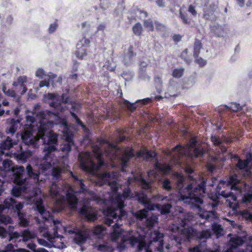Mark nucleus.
I'll use <instances>...</instances> for the list:
<instances>
[{"label": "nucleus", "instance_id": "obj_1", "mask_svg": "<svg viewBox=\"0 0 252 252\" xmlns=\"http://www.w3.org/2000/svg\"><path fill=\"white\" fill-rule=\"evenodd\" d=\"M40 105L34 106L33 111H26V119L27 124L25 125L23 133L21 135L23 142L28 145L35 147L37 142L42 139L44 145L43 151L44 155L39 166V172L32 168L30 164L26 167V172L29 178L35 183L39 181V175L49 169L54 164V158L56 159L59 151L56 146L58 135L50 129L53 126V118L59 117V112H51L48 111H39Z\"/></svg>", "mask_w": 252, "mask_h": 252}, {"label": "nucleus", "instance_id": "obj_2", "mask_svg": "<svg viewBox=\"0 0 252 252\" xmlns=\"http://www.w3.org/2000/svg\"><path fill=\"white\" fill-rule=\"evenodd\" d=\"M116 173H113L110 174L109 173L105 172L99 176L97 184L100 186L107 184L111 189L112 192L105 195L103 198H99L98 201H102L105 204H110L106 210H104L103 213L106 218L105 222L108 225H111L114 222L116 221L125 215L123 208L124 207V201L125 198L129 197V192L125 191L123 194H118L117 191L119 185L116 182Z\"/></svg>", "mask_w": 252, "mask_h": 252}, {"label": "nucleus", "instance_id": "obj_3", "mask_svg": "<svg viewBox=\"0 0 252 252\" xmlns=\"http://www.w3.org/2000/svg\"><path fill=\"white\" fill-rule=\"evenodd\" d=\"M175 177L177 182V188L180 193V199L187 204H191L192 207H197L199 210V215L202 219L212 221L217 218V215L215 213V208L218 204L217 201L214 200L211 203L213 209L211 211L202 210L199 206L203 203L202 196L205 193V182L204 181H201L199 183L193 181L185 188L184 190H182L185 177L179 173L175 174Z\"/></svg>", "mask_w": 252, "mask_h": 252}, {"label": "nucleus", "instance_id": "obj_4", "mask_svg": "<svg viewBox=\"0 0 252 252\" xmlns=\"http://www.w3.org/2000/svg\"><path fill=\"white\" fill-rule=\"evenodd\" d=\"M36 196H27V204L33 205L34 210H36L40 215L44 221L48 222L52 221L54 225V233L52 235L48 231H46L47 228L44 226H40L39 229L41 232H43L42 235L46 238L48 241L51 243V247L58 249H63L66 247L64 243V238L62 236L57 234L58 231L60 229L62 224L59 220H53L51 216L49 211H47L43 205V197L44 195L41 193L40 190H37L34 193Z\"/></svg>", "mask_w": 252, "mask_h": 252}, {"label": "nucleus", "instance_id": "obj_5", "mask_svg": "<svg viewBox=\"0 0 252 252\" xmlns=\"http://www.w3.org/2000/svg\"><path fill=\"white\" fill-rule=\"evenodd\" d=\"M24 172L23 166H14L12 161L8 159H4L2 166H0V175L1 177H4L9 173H11L14 177V182L16 185L12 189L13 195L16 197L22 196L25 200L24 202L27 204V196H35L34 193L37 190H41L39 189L35 188L33 190L30 191L27 189V179L23 178Z\"/></svg>", "mask_w": 252, "mask_h": 252}, {"label": "nucleus", "instance_id": "obj_6", "mask_svg": "<svg viewBox=\"0 0 252 252\" xmlns=\"http://www.w3.org/2000/svg\"><path fill=\"white\" fill-rule=\"evenodd\" d=\"M105 145L109 150H115L116 146L110 144L107 141L104 142L101 147L95 146L93 148V154L90 152H85L79 154L78 158L81 168L85 171L94 173L103 165L104 161L101 156Z\"/></svg>", "mask_w": 252, "mask_h": 252}, {"label": "nucleus", "instance_id": "obj_7", "mask_svg": "<svg viewBox=\"0 0 252 252\" xmlns=\"http://www.w3.org/2000/svg\"><path fill=\"white\" fill-rule=\"evenodd\" d=\"M139 201L142 203L145 207L143 209L140 210L135 212L134 216L140 220L146 219L145 226L149 229L154 227L158 222V218L155 215L149 216V211L158 210L161 214H167L170 211L171 205L169 203L165 204L162 206L158 205L153 204L151 203L147 197L143 196L139 198Z\"/></svg>", "mask_w": 252, "mask_h": 252}, {"label": "nucleus", "instance_id": "obj_8", "mask_svg": "<svg viewBox=\"0 0 252 252\" xmlns=\"http://www.w3.org/2000/svg\"><path fill=\"white\" fill-rule=\"evenodd\" d=\"M44 99L46 101H48V103L50 106L55 108L58 111L64 110V108L69 109L76 122L81 125L83 129H86L85 126L74 112H78L80 110L81 108L80 104L70 100V98L67 96L66 94H63L60 97L54 94L48 93L44 95Z\"/></svg>", "mask_w": 252, "mask_h": 252}, {"label": "nucleus", "instance_id": "obj_9", "mask_svg": "<svg viewBox=\"0 0 252 252\" xmlns=\"http://www.w3.org/2000/svg\"><path fill=\"white\" fill-rule=\"evenodd\" d=\"M189 221L188 219H184L181 220L180 226H176V230L174 227L172 228L173 231H181L182 239L179 240L178 238H175L176 242L181 244L182 241H189L191 239L197 238L199 239H206L210 237L211 231L209 229L203 230L200 232H197L196 230L191 227L186 228L185 226L187 224Z\"/></svg>", "mask_w": 252, "mask_h": 252}, {"label": "nucleus", "instance_id": "obj_10", "mask_svg": "<svg viewBox=\"0 0 252 252\" xmlns=\"http://www.w3.org/2000/svg\"><path fill=\"white\" fill-rule=\"evenodd\" d=\"M70 174L76 181V185L80 187L79 192L85 194H88L91 196V198H86L84 199V204L80 209L79 213L83 215L89 221H94L96 220V210L89 206L87 204V202L89 201L90 199L97 200V197L94 194L92 191H90L85 188V186L82 180L79 179L76 176H75L72 172H70Z\"/></svg>", "mask_w": 252, "mask_h": 252}, {"label": "nucleus", "instance_id": "obj_11", "mask_svg": "<svg viewBox=\"0 0 252 252\" xmlns=\"http://www.w3.org/2000/svg\"><path fill=\"white\" fill-rule=\"evenodd\" d=\"M196 141L195 138L190 139L189 144L186 147H181L178 145L172 151L168 153L167 155L171 158V160L174 164H178L179 162L177 160L180 156L186 155L191 157H198L203 155L202 150L195 148Z\"/></svg>", "mask_w": 252, "mask_h": 252}, {"label": "nucleus", "instance_id": "obj_12", "mask_svg": "<svg viewBox=\"0 0 252 252\" xmlns=\"http://www.w3.org/2000/svg\"><path fill=\"white\" fill-rule=\"evenodd\" d=\"M49 192L50 196L55 199L57 202L60 203L63 202L64 200V194H65L66 200L70 207L72 209L76 207L78 199L75 195L74 189L71 186H69L65 191L66 192H63V191L55 183H53L50 187Z\"/></svg>", "mask_w": 252, "mask_h": 252}, {"label": "nucleus", "instance_id": "obj_13", "mask_svg": "<svg viewBox=\"0 0 252 252\" xmlns=\"http://www.w3.org/2000/svg\"><path fill=\"white\" fill-rule=\"evenodd\" d=\"M121 224L118 223H115L112 226V232L110 233L111 240L115 242L117 241L119 238H122V242L118 244L117 246V250L120 252H122L126 248V242H129V238L131 237H137L135 235H133L131 233L129 232L126 234H125V232L124 230L120 228Z\"/></svg>", "mask_w": 252, "mask_h": 252}, {"label": "nucleus", "instance_id": "obj_14", "mask_svg": "<svg viewBox=\"0 0 252 252\" xmlns=\"http://www.w3.org/2000/svg\"><path fill=\"white\" fill-rule=\"evenodd\" d=\"M171 170V166L169 165L160 164L159 163H156L155 165V169L150 170L148 172V175L149 177L148 181H146L141 176L139 179L135 178L136 180H139V183L143 189H149L151 186V182L156 178L157 172L160 171L163 174H167Z\"/></svg>", "mask_w": 252, "mask_h": 252}, {"label": "nucleus", "instance_id": "obj_15", "mask_svg": "<svg viewBox=\"0 0 252 252\" xmlns=\"http://www.w3.org/2000/svg\"><path fill=\"white\" fill-rule=\"evenodd\" d=\"M239 180L236 175L230 176L227 181L220 180L217 188V191L219 192L222 186H226L229 187L231 190H236L239 193H241L243 190H246L249 188V186L244 184V188H242L241 185L239 184Z\"/></svg>", "mask_w": 252, "mask_h": 252}, {"label": "nucleus", "instance_id": "obj_16", "mask_svg": "<svg viewBox=\"0 0 252 252\" xmlns=\"http://www.w3.org/2000/svg\"><path fill=\"white\" fill-rule=\"evenodd\" d=\"M5 207L8 209H15L17 212V215L19 220L20 225L26 226L29 225V221L24 218V214L20 212L23 208V204L21 202H17L13 198H7L4 200Z\"/></svg>", "mask_w": 252, "mask_h": 252}, {"label": "nucleus", "instance_id": "obj_17", "mask_svg": "<svg viewBox=\"0 0 252 252\" xmlns=\"http://www.w3.org/2000/svg\"><path fill=\"white\" fill-rule=\"evenodd\" d=\"M137 236L138 239L144 242L151 243L152 242H157L159 241L163 237V234L160 233L158 231H152L151 230L146 231L145 229L141 230L140 232H138Z\"/></svg>", "mask_w": 252, "mask_h": 252}, {"label": "nucleus", "instance_id": "obj_18", "mask_svg": "<svg viewBox=\"0 0 252 252\" xmlns=\"http://www.w3.org/2000/svg\"><path fill=\"white\" fill-rule=\"evenodd\" d=\"M63 230L65 232L72 234H74L73 241L74 243L78 245H82L84 244L90 236L89 233L85 230H78L75 231L66 227H63Z\"/></svg>", "mask_w": 252, "mask_h": 252}, {"label": "nucleus", "instance_id": "obj_19", "mask_svg": "<svg viewBox=\"0 0 252 252\" xmlns=\"http://www.w3.org/2000/svg\"><path fill=\"white\" fill-rule=\"evenodd\" d=\"M47 76L48 77V80L45 79L40 82L39 84L40 88L44 87L48 88L50 84H51L53 87L61 85L62 78L61 76H57L56 74L51 73H49Z\"/></svg>", "mask_w": 252, "mask_h": 252}, {"label": "nucleus", "instance_id": "obj_20", "mask_svg": "<svg viewBox=\"0 0 252 252\" xmlns=\"http://www.w3.org/2000/svg\"><path fill=\"white\" fill-rule=\"evenodd\" d=\"M220 195L223 197L226 198V205L231 208L233 213H236L238 207V204L237 202V197L233 192L222 190Z\"/></svg>", "mask_w": 252, "mask_h": 252}, {"label": "nucleus", "instance_id": "obj_21", "mask_svg": "<svg viewBox=\"0 0 252 252\" xmlns=\"http://www.w3.org/2000/svg\"><path fill=\"white\" fill-rule=\"evenodd\" d=\"M17 140L12 139L9 136H7L6 139L0 143V153L2 155L5 154L8 155V153L5 152L6 150H9L14 145L17 144Z\"/></svg>", "mask_w": 252, "mask_h": 252}, {"label": "nucleus", "instance_id": "obj_22", "mask_svg": "<svg viewBox=\"0 0 252 252\" xmlns=\"http://www.w3.org/2000/svg\"><path fill=\"white\" fill-rule=\"evenodd\" d=\"M129 244L132 247L137 246V249L139 252L144 250V252H152L149 247L147 246L145 242L139 240L137 237H130Z\"/></svg>", "mask_w": 252, "mask_h": 252}, {"label": "nucleus", "instance_id": "obj_23", "mask_svg": "<svg viewBox=\"0 0 252 252\" xmlns=\"http://www.w3.org/2000/svg\"><path fill=\"white\" fill-rule=\"evenodd\" d=\"M205 0L207 1V4L205 5L203 9V16L206 20H212L215 17V10L216 8V6L211 3L209 0Z\"/></svg>", "mask_w": 252, "mask_h": 252}, {"label": "nucleus", "instance_id": "obj_24", "mask_svg": "<svg viewBox=\"0 0 252 252\" xmlns=\"http://www.w3.org/2000/svg\"><path fill=\"white\" fill-rule=\"evenodd\" d=\"M179 88L178 83L173 79H171L165 93V97L168 98L171 96H175L177 95V92Z\"/></svg>", "mask_w": 252, "mask_h": 252}, {"label": "nucleus", "instance_id": "obj_25", "mask_svg": "<svg viewBox=\"0 0 252 252\" xmlns=\"http://www.w3.org/2000/svg\"><path fill=\"white\" fill-rule=\"evenodd\" d=\"M236 158L238 160L237 166L240 169L244 170L247 172L246 174L247 175H251L252 172L251 171V169L249 166V164L252 160V154H250L249 157L245 160H242L238 158V157H236Z\"/></svg>", "mask_w": 252, "mask_h": 252}, {"label": "nucleus", "instance_id": "obj_26", "mask_svg": "<svg viewBox=\"0 0 252 252\" xmlns=\"http://www.w3.org/2000/svg\"><path fill=\"white\" fill-rule=\"evenodd\" d=\"M30 84L29 80L26 76H20L16 81L13 83V85L15 87L20 86L23 89L21 94H24L27 91V86Z\"/></svg>", "mask_w": 252, "mask_h": 252}, {"label": "nucleus", "instance_id": "obj_27", "mask_svg": "<svg viewBox=\"0 0 252 252\" xmlns=\"http://www.w3.org/2000/svg\"><path fill=\"white\" fill-rule=\"evenodd\" d=\"M63 136L66 141L61 148L62 151L63 152L68 153L71 151V147L74 144L72 136L67 133H65L63 134Z\"/></svg>", "mask_w": 252, "mask_h": 252}, {"label": "nucleus", "instance_id": "obj_28", "mask_svg": "<svg viewBox=\"0 0 252 252\" xmlns=\"http://www.w3.org/2000/svg\"><path fill=\"white\" fill-rule=\"evenodd\" d=\"M66 170L64 164L55 166L53 168L52 175L54 179H59L61 178V175Z\"/></svg>", "mask_w": 252, "mask_h": 252}, {"label": "nucleus", "instance_id": "obj_29", "mask_svg": "<svg viewBox=\"0 0 252 252\" xmlns=\"http://www.w3.org/2000/svg\"><path fill=\"white\" fill-rule=\"evenodd\" d=\"M211 32L217 37H222L225 33V26L214 24L211 27Z\"/></svg>", "mask_w": 252, "mask_h": 252}, {"label": "nucleus", "instance_id": "obj_30", "mask_svg": "<svg viewBox=\"0 0 252 252\" xmlns=\"http://www.w3.org/2000/svg\"><path fill=\"white\" fill-rule=\"evenodd\" d=\"M94 27V23L89 21L85 22L81 24L82 31L86 34L93 35L94 34V32L93 31Z\"/></svg>", "mask_w": 252, "mask_h": 252}, {"label": "nucleus", "instance_id": "obj_31", "mask_svg": "<svg viewBox=\"0 0 252 252\" xmlns=\"http://www.w3.org/2000/svg\"><path fill=\"white\" fill-rule=\"evenodd\" d=\"M150 98H145L142 100H137L135 102V103H130L129 101L125 100L124 101V105L127 108V109L131 111V112H133L136 109V107L134 106L135 103H137L138 102H142L143 104H145L146 103H148L150 101Z\"/></svg>", "mask_w": 252, "mask_h": 252}, {"label": "nucleus", "instance_id": "obj_32", "mask_svg": "<svg viewBox=\"0 0 252 252\" xmlns=\"http://www.w3.org/2000/svg\"><path fill=\"white\" fill-rule=\"evenodd\" d=\"M245 237H235L230 239L229 243L232 248H236L241 246L245 241Z\"/></svg>", "mask_w": 252, "mask_h": 252}, {"label": "nucleus", "instance_id": "obj_33", "mask_svg": "<svg viewBox=\"0 0 252 252\" xmlns=\"http://www.w3.org/2000/svg\"><path fill=\"white\" fill-rule=\"evenodd\" d=\"M32 155V153L29 151H23L21 153L15 154L14 156L17 159L22 163H24L27 161V159L30 158Z\"/></svg>", "mask_w": 252, "mask_h": 252}, {"label": "nucleus", "instance_id": "obj_34", "mask_svg": "<svg viewBox=\"0 0 252 252\" xmlns=\"http://www.w3.org/2000/svg\"><path fill=\"white\" fill-rule=\"evenodd\" d=\"M156 155L154 151H149L147 149H144L138 153L137 156L138 157L143 158L146 160H149L153 158Z\"/></svg>", "mask_w": 252, "mask_h": 252}, {"label": "nucleus", "instance_id": "obj_35", "mask_svg": "<svg viewBox=\"0 0 252 252\" xmlns=\"http://www.w3.org/2000/svg\"><path fill=\"white\" fill-rule=\"evenodd\" d=\"M19 123L20 122L18 120H12L6 130V133L7 134H14L17 129Z\"/></svg>", "mask_w": 252, "mask_h": 252}, {"label": "nucleus", "instance_id": "obj_36", "mask_svg": "<svg viewBox=\"0 0 252 252\" xmlns=\"http://www.w3.org/2000/svg\"><path fill=\"white\" fill-rule=\"evenodd\" d=\"M134 156L133 150H126L125 151L124 155L122 158V161L123 163V166L125 167L126 166L127 162L129 159Z\"/></svg>", "mask_w": 252, "mask_h": 252}, {"label": "nucleus", "instance_id": "obj_37", "mask_svg": "<svg viewBox=\"0 0 252 252\" xmlns=\"http://www.w3.org/2000/svg\"><path fill=\"white\" fill-rule=\"evenodd\" d=\"M228 109L233 112H237L241 109L239 104L236 103H231L228 105L221 106L219 109V111H220L222 109Z\"/></svg>", "mask_w": 252, "mask_h": 252}, {"label": "nucleus", "instance_id": "obj_38", "mask_svg": "<svg viewBox=\"0 0 252 252\" xmlns=\"http://www.w3.org/2000/svg\"><path fill=\"white\" fill-rule=\"evenodd\" d=\"M211 140L214 145L220 146L222 153L226 151V148L222 145V140L219 137L217 136H212Z\"/></svg>", "mask_w": 252, "mask_h": 252}, {"label": "nucleus", "instance_id": "obj_39", "mask_svg": "<svg viewBox=\"0 0 252 252\" xmlns=\"http://www.w3.org/2000/svg\"><path fill=\"white\" fill-rule=\"evenodd\" d=\"M7 208L5 207V204L4 203L3 205H0V214L2 213L3 210ZM11 219L10 217L5 216L3 215H0V222L4 224H7L8 223H11Z\"/></svg>", "mask_w": 252, "mask_h": 252}, {"label": "nucleus", "instance_id": "obj_40", "mask_svg": "<svg viewBox=\"0 0 252 252\" xmlns=\"http://www.w3.org/2000/svg\"><path fill=\"white\" fill-rule=\"evenodd\" d=\"M75 54L78 59H83L87 55V48L76 46Z\"/></svg>", "mask_w": 252, "mask_h": 252}, {"label": "nucleus", "instance_id": "obj_41", "mask_svg": "<svg viewBox=\"0 0 252 252\" xmlns=\"http://www.w3.org/2000/svg\"><path fill=\"white\" fill-rule=\"evenodd\" d=\"M13 227L9 226L8 228V235L9 238L8 241L10 242L12 241L13 239H17L20 237H22V232L19 233L17 231L13 232Z\"/></svg>", "mask_w": 252, "mask_h": 252}, {"label": "nucleus", "instance_id": "obj_42", "mask_svg": "<svg viewBox=\"0 0 252 252\" xmlns=\"http://www.w3.org/2000/svg\"><path fill=\"white\" fill-rule=\"evenodd\" d=\"M22 237H23V241L26 242L31 239L34 238L35 237V235L34 233L30 231L28 229H26L22 232Z\"/></svg>", "mask_w": 252, "mask_h": 252}, {"label": "nucleus", "instance_id": "obj_43", "mask_svg": "<svg viewBox=\"0 0 252 252\" xmlns=\"http://www.w3.org/2000/svg\"><path fill=\"white\" fill-rule=\"evenodd\" d=\"M90 40L89 38H87L86 36H83V37L80 39L78 42L77 46L79 47H83L87 48L89 47L90 44Z\"/></svg>", "mask_w": 252, "mask_h": 252}, {"label": "nucleus", "instance_id": "obj_44", "mask_svg": "<svg viewBox=\"0 0 252 252\" xmlns=\"http://www.w3.org/2000/svg\"><path fill=\"white\" fill-rule=\"evenodd\" d=\"M98 251L102 252H113L114 249L106 243L99 245L97 246Z\"/></svg>", "mask_w": 252, "mask_h": 252}, {"label": "nucleus", "instance_id": "obj_45", "mask_svg": "<svg viewBox=\"0 0 252 252\" xmlns=\"http://www.w3.org/2000/svg\"><path fill=\"white\" fill-rule=\"evenodd\" d=\"M94 234L97 235L99 237H102L106 233L105 228L102 225H97L94 229Z\"/></svg>", "mask_w": 252, "mask_h": 252}, {"label": "nucleus", "instance_id": "obj_46", "mask_svg": "<svg viewBox=\"0 0 252 252\" xmlns=\"http://www.w3.org/2000/svg\"><path fill=\"white\" fill-rule=\"evenodd\" d=\"M242 216L247 220L252 221V207H249V210L246 209L241 213Z\"/></svg>", "mask_w": 252, "mask_h": 252}, {"label": "nucleus", "instance_id": "obj_47", "mask_svg": "<svg viewBox=\"0 0 252 252\" xmlns=\"http://www.w3.org/2000/svg\"><path fill=\"white\" fill-rule=\"evenodd\" d=\"M133 56L132 47H129L127 54L125 57V63L129 64L132 62V59Z\"/></svg>", "mask_w": 252, "mask_h": 252}, {"label": "nucleus", "instance_id": "obj_48", "mask_svg": "<svg viewBox=\"0 0 252 252\" xmlns=\"http://www.w3.org/2000/svg\"><path fill=\"white\" fill-rule=\"evenodd\" d=\"M184 70L183 67L175 68L173 70L172 75L174 77L179 78L183 76Z\"/></svg>", "mask_w": 252, "mask_h": 252}, {"label": "nucleus", "instance_id": "obj_49", "mask_svg": "<svg viewBox=\"0 0 252 252\" xmlns=\"http://www.w3.org/2000/svg\"><path fill=\"white\" fill-rule=\"evenodd\" d=\"M202 48L201 43L199 40H196L194 43V56L195 57H197L198 54L200 53V49Z\"/></svg>", "mask_w": 252, "mask_h": 252}, {"label": "nucleus", "instance_id": "obj_50", "mask_svg": "<svg viewBox=\"0 0 252 252\" xmlns=\"http://www.w3.org/2000/svg\"><path fill=\"white\" fill-rule=\"evenodd\" d=\"M170 248V245L169 244L167 245L165 248L163 247V241H159V242L158 244V246L157 247V251L158 252H166Z\"/></svg>", "mask_w": 252, "mask_h": 252}, {"label": "nucleus", "instance_id": "obj_51", "mask_svg": "<svg viewBox=\"0 0 252 252\" xmlns=\"http://www.w3.org/2000/svg\"><path fill=\"white\" fill-rule=\"evenodd\" d=\"M133 32L135 35H140L142 32V27L140 23H137L133 27Z\"/></svg>", "mask_w": 252, "mask_h": 252}, {"label": "nucleus", "instance_id": "obj_52", "mask_svg": "<svg viewBox=\"0 0 252 252\" xmlns=\"http://www.w3.org/2000/svg\"><path fill=\"white\" fill-rule=\"evenodd\" d=\"M156 88L158 93H160L162 91V81L161 78L157 77L155 79Z\"/></svg>", "mask_w": 252, "mask_h": 252}, {"label": "nucleus", "instance_id": "obj_53", "mask_svg": "<svg viewBox=\"0 0 252 252\" xmlns=\"http://www.w3.org/2000/svg\"><path fill=\"white\" fill-rule=\"evenodd\" d=\"M144 26L148 31H153L154 29V25L152 21L150 19L145 20L144 23Z\"/></svg>", "mask_w": 252, "mask_h": 252}, {"label": "nucleus", "instance_id": "obj_54", "mask_svg": "<svg viewBox=\"0 0 252 252\" xmlns=\"http://www.w3.org/2000/svg\"><path fill=\"white\" fill-rule=\"evenodd\" d=\"M180 16L182 19L183 22L185 24H189L190 22V20L188 17V15L185 12H182L181 10L180 11Z\"/></svg>", "mask_w": 252, "mask_h": 252}, {"label": "nucleus", "instance_id": "obj_55", "mask_svg": "<svg viewBox=\"0 0 252 252\" xmlns=\"http://www.w3.org/2000/svg\"><path fill=\"white\" fill-rule=\"evenodd\" d=\"M212 228L213 231L217 235L220 234L222 231L221 225L218 223H214L212 224Z\"/></svg>", "mask_w": 252, "mask_h": 252}, {"label": "nucleus", "instance_id": "obj_56", "mask_svg": "<svg viewBox=\"0 0 252 252\" xmlns=\"http://www.w3.org/2000/svg\"><path fill=\"white\" fill-rule=\"evenodd\" d=\"M162 188L168 191L171 190L172 186L171 182L168 179H164L162 182Z\"/></svg>", "mask_w": 252, "mask_h": 252}, {"label": "nucleus", "instance_id": "obj_57", "mask_svg": "<svg viewBox=\"0 0 252 252\" xmlns=\"http://www.w3.org/2000/svg\"><path fill=\"white\" fill-rule=\"evenodd\" d=\"M35 75L37 78L39 79H42L43 78L44 76H46L45 72L42 68H37L35 71Z\"/></svg>", "mask_w": 252, "mask_h": 252}, {"label": "nucleus", "instance_id": "obj_58", "mask_svg": "<svg viewBox=\"0 0 252 252\" xmlns=\"http://www.w3.org/2000/svg\"><path fill=\"white\" fill-rule=\"evenodd\" d=\"M103 67L104 68H106L110 71L114 70L115 68V66L112 64V63H111L110 61L108 60L105 62Z\"/></svg>", "mask_w": 252, "mask_h": 252}, {"label": "nucleus", "instance_id": "obj_59", "mask_svg": "<svg viewBox=\"0 0 252 252\" xmlns=\"http://www.w3.org/2000/svg\"><path fill=\"white\" fill-rule=\"evenodd\" d=\"M136 15L140 19H143L147 17L148 13L144 11L137 9L135 12Z\"/></svg>", "mask_w": 252, "mask_h": 252}, {"label": "nucleus", "instance_id": "obj_60", "mask_svg": "<svg viewBox=\"0 0 252 252\" xmlns=\"http://www.w3.org/2000/svg\"><path fill=\"white\" fill-rule=\"evenodd\" d=\"M38 243L42 246L47 248H51V243L47 242L43 239H38Z\"/></svg>", "mask_w": 252, "mask_h": 252}, {"label": "nucleus", "instance_id": "obj_61", "mask_svg": "<svg viewBox=\"0 0 252 252\" xmlns=\"http://www.w3.org/2000/svg\"><path fill=\"white\" fill-rule=\"evenodd\" d=\"M58 26V25L56 22H54L53 23L51 24L48 28V32L49 33L54 32L56 31Z\"/></svg>", "mask_w": 252, "mask_h": 252}, {"label": "nucleus", "instance_id": "obj_62", "mask_svg": "<svg viewBox=\"0 0 252 252\" xmlns=\"http://www.w3.org/2000/svg\"><path fill=\"white\" fill-rule=\"evenodd\" d=\"M13 21V17L11 15H8L6 16L5 20V26H10Z\"/></svg>", "mask_w": 252, "mask_h": 252}, {"label": "nucleus", "instance_id": "obj_63", "mask_svg": "<svg viewBox=\"0 0 252 252\" xmlns=\"http://www.w3.org/2000/svg\"><path fill=\"white\" fill-rule=\"evenodd\" d=\"M14 251H15L14 250L13 245L12 244H9L5 247L3 250L0 251V252H10Z\"/></svg>", "mask_w": 252, "mask_h": 252}, {"label": "nucleus", "instance_id": "obj_64", "mask_svg": "<svg viewBox=\"0 0 252 252\" xmlns=\"http://www.w3.org/2000/svg\"><path fill=\"white\" fill-rule=\"evenodd\" d=\"M189 251L190 252H202L203 249L200 245L196 246L192 248H189Z\"/></svg>", "mask_w": 252, "mask_h": 252}]
</instances>
